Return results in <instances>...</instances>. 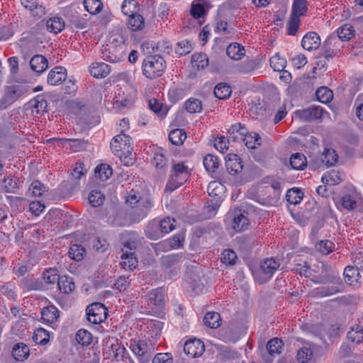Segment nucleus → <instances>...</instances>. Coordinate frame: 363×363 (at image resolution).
<instances>
[{
  "mask_svg": "<svg viewBox=\"0 0 363 363\" xmlns=\"http://www.w3.org/2000/svg\"><path fill=\"white\" fill-rule=\"evenodd\" d=\"M317 282L320 284H333V286L317 288L315 293L323 297L340 292L344 285L339 274L333 270L332 267L323 264L321 274L316 277Z\"/></svg>",
  "mask_w": 363,
  "mask_h": 363,
  "instance_id": "obj_1",
  "label": "nucleus"
},
{
  "mask_svg": "<svg viewBox=\"0 0 363 363\" xmlns=\"http://www.w3.org/2000/svg\"><path fill=\"white\" fill-rule=\"evenodd\" d=\"M165 67V60L161 55H149L143 60V74L148 79H156L162 75Z\"/></svg>",
  "mask_w": 363,
  "mask_h": 363,
  "instance_id": "obj_2",
  "label": "nucleus"
},
{
  "mask_svg": "<svg viewBox=\"0 0 363 363\" xmlns=\"http://www.w3.org/2000/svg\"><path fill=\"white\" fill-rule=\"evenodd\" d=\"M28 91V87L23 84L6 86L4 89L3 96L0 99V111L4 110L12 105Z\"/></svg>",
  "mask_w": 363,
  "mask_h": 363,
  "instance_id": "obj_3",
  "label": "nucleus"
},
{
  "mask_svg": "<svg viewBox=\"0 0 363 363\" xmlns=\"http://www.w3.org/2000/svg\"><path fill=\"white\" fill-rule=\"evenodd\" d=\"M171 172L170 178L165 188L166 191L170 192L182 186L189 177L188 167L183 162L174 164Z\"/></svg>",
  "mask_w": 363,
  "mask_h": 363,
  "instance_id": "obj_4",
  "label": "nucleus"
},
{
  "mask_svg": "<svg viewBox=\"0 0 363 363\" xmlns=\"http://www.w3.org/2000/svg\"><path fill=\"white\" fill-rule=\"evenodd\" d=\"M280 262L279 259L268 258L264 260L260 267L253 272L255 279L260 284H264L269 281L274 272L279 267Z\"/></svg>",
  "mask_w": 363,
  "mask_h": 363,
  "instance_id": "obj_5",
  "label": "nucleus"
},
{
  "mask_svg": "<svg viewBox=\"0 0 363 363\" xmlns=\"http://www.w3.org/2000/svg\"><path fill=\"white\" fill-rule=\"evenodd\" d=\"M101 57L110 62H118L125 57L124 45H116L113 43L103 45L101 50Z\"/></svg>",
  "mask_w": 363,
  "mask_h": 363,
  "instance_id": "obj_6",
  "label": "nucleus"
},
{
  "mask_svg": "<svg viewBox=\"0 0 363 363\" xmlns=\"http://www.w3.org/2000/svg\"><path fill=\"white\" fill-rule=\"evenodd\" d=\"M87 320L92 324H99L107 318L108 312L106 306L101 303H94L86 309Z\"/></svg>",
  "mask_w": 363,
  "mask_h": 363,
  "instance_id": "obj_7",
  "label": "nucleus"
},
{
  "mask_svg": "<svg viewBox=\"0 0 363 363\" xmlns=\"http://www.w3.org/2000/svg\"><path fill=\"white\" fill-rule=\"evenodd\" d=\"M130 348L138 357L140 363H148L154 353L153 346L150 347L144 340L131 344Z\"/></svg>",
  "mask_w": 363,
  "mask_h": 363,
  "instance_id": "obj_8",
  "label": "nucleus"
},
{
  "mask_svg": "<svg viewBox=\"0 0 363 363\" xmlns=\"http://www.w3.org/2000/svg\"><path fill=\"white\" fill-rule=\"evenodd\" d=\"M132 138L123 133V130L120 134L116 135L111 140L110 145L112 151L116 154L119 152H125L131 153L133 150Z\"/></svg>",
  "mask_w": 363,
  "mask_h": 363,
  "instance_id": "obj_9",
  "label": "nucleus"
},
{
  "mask_svg": "<svg viewBox=\"0 0 363 363\" xmlns=\"http://www.w3.org/2000/svg\"><path fill=\"white\" fill-rule=\"evenodd\" d=\"M337 43V38L335 33H333L323 43L319 56L323 57L328 61L332 59L337 54V51L335 49Z\"/></svg>",
  "mask_w": 363,
  "mask_h": 363,
  "instance_id": "obj_10",
  "label": "nucleus"
},
{
  "mask_svg": "<svg viewBox=\"0 0 363 363\" xmlns=\"http://www.w3.org/2000/svg\"><path fill=\"white\" fill-rule=\"evenodd\" d=\"M204 350L203 342L196 338L187 340L184 346V352L191 358L201 356Z\"/></svg>",
  "mask_w": 363,
  "mask_h": 363,
  "instance_id": "obj_11",
  "label": "nucleus"
},
{
  "mask_svg": "<svg viewBox=\"0 0 363 363\" xmlns=\"http://www.w3.org/2000/svg\"><path fill=\"white\" fill-rule=\"evenodd\" d=\"M228 215L233 219L232 227L235 231H242L247 228L249 220L244 212H242L240 210H235L229 212Z\"/></svg>",
  "mask_w": 363,
  "mask_h": 363,
  "instance_id": "obj_12",
  "label": "nucleus"
},
{
  "mask_svg": "<svg viewBox=\"0 0 363 363\" xmlns=\"http://www.w3.org/2000/svg\"><path fill=\"white\" fill-rule=\"evenodd\" d=\"M295 114L296 117L303 121H313L322 117L323 108L313 106L308 108L298 110Z\"/></svg>",
  "mask_w": 363,
  "mask_h": 363,
  "instance_id": "obj_13",
  "label": "nucleus"
},
{
  "mask_svg": "<svg viewBox=\"0 0 363 363\" xmlns=\"http://www.w3.org/2000/svg\"><path fill=\"white\" fill-rule=\"evenodd\" d=\"M225 167L228 172L235 175L240 172L243 168L241 158L235 154H228L225 157Z\"/></svg>",
  "mask_w": 363,
  "mask_h": 363,
  "instance_id": "obj_14",
  "label": "nucleus"
},
{
  "mask_svg": "<svg viewBox=\"0 0 363 363\" xmlns=\"http://www.w3.org/2000/svg\"><path fill=\"white\" fill-rule=\"evenodd\" d=\"M320 45V38L315 32H308L303 36L301 40V46L303 48L308 51L316 50Z\"/></svg>",
  "mask_w": 363,
  "mask_h": 363,
  "instance_id": "obj_15",
  "label": "nucleus"
},
{
  "mask_svg": "<svg viewBox=\"0 0 363 363\" xmlns=\"http://www.w3.org/2000/svg\"><path fill=\"white\" fill-rule=\"evenodd\" d=\"M66 77V69L62 67H55L48 74V83L53 86L58 85L62 84Z\"/></svg>",
  "mask_w": 363,
  "mask_h": 363,
  "instance_id": "obj_16",
  "label": "nucleus"
},
{
  "mask_svg": "<svg viewBox=\"0 0 363 363\" xmlns=\"http://www.w3.org/2000/svg\"><path fill=\"white\" fill-rule=\"evenodd\" d=\"M149 304L155 306L157 308H163L164 305V296L161 289L150 291L146 296Z\"/></svg>",
  "mask_w": 363,
  "mask_h": 363,
  "instance_id": "obj_17",
  "label": "nucleus"
},
{
  "mask_svg": "<svg viewBox=\"0 0 363 363\" xmlns=\"http://www.w3.org/2000/svg\"><path fill=\"white\" fill-rule=\"evenodd\" d=\"M162 228L160 227V223L159 220H152L149 222L145 228V235L151 240H157L163 237Z\"/></svg>",
  "mask_w": 363,
  "mask_h": 363,
  "instance_id": "obj_18",
  "label": "nucleus"
},
{
  "mask_svg": "<svg viewBox=\"0 0 363 363\" xmlns=\"http://www.w3.org/2000/svg\"><path fill=\"white\" fill-rule=\"evenodd\" d=\"M246 133L245 125L240 123L232 125L228 130V138L233 142H240Z\"/></svg>",
  "mask_w": 363,
  "mask_h": 363,
  "instance_id": "obj_19",
  "label": "nucleus"
},
{
  "mask_svg": "<svg viewBox=\"0 0 363 363\" xmlns=\"http://www.w3.org/2000/svg\"><path fill=\"white\" fill-rule=\"evenodd\" d=\"M21 4L28 9L33 16L41 18L45 14V8L38 5V0H21Z\"/></svg>",
  "mask_w": 363,
  "mask_h": 363,
  "instance_id": "obj_20",
  "label": "nucleus"
},
{
  "mask_svg": "<svg viewBox=\"0 0 363 363\" xmlns=\"http://www.w3.org/2000/svg\"><path fill=\"white\" fill-rule=\"evenodd\" d=\"M30 66L33 71L38 74L43 72L48 67V62L42 55L33 56L30 61Z\"/></svg>",
  "mask_w": 363,
  "mask_h": 363,
  "instance_id": "obj_21",
  "label": "nucleus"
},
{
  "mask_svg": "<svg viewBox=\"0 0 363 363\" xmlns=\"http://www.w3.org/2000/svg\"><path fill=\"white\" fill-rule=\"evenodd\" d=\"M110 72L109 65L104 62H95L90 67V74L95 78H104Z\"/></svg>",
  "mask_w": 363,
  "mask_h": 363,
  "instance_id": "obj_22",
  "label": "nucleus"
},
{
  "mask_svg": "<svg viewBox=\"0 0 363 363\" xmlns=\"http://www.w3.org/2000/svg\"><path fill=\"white\" fill-rule=\"evenodd\" d=\"M271 187L274 190L273 196L267 198H261L259 201L263 205L272 206L278 201L281 192V183L277 180H273Z\"/></svg>",
  "mask_w": 363,
  "mask_h": 363,
  "instance_id": "obj_23",
  "label": "nucleus"
},
{
  "mask_svg": "<svg viewBox=\"0 0 363 363\" xmlns=\"http://www.w3.org/2000/svg\"><path fill=\"white\" fill-rule=\"evenodd\" d=\"M208 4L206 0H196L193 1L191 9V16L196 19H199L204 16L207 13L206 7Z\"/></svg>",
  "mask_w": 363,
  "mask_h": 363,
  "instance_id": "obj_24",
  "label": "nucleus"
},
{
  "mask_svg": "<svg viewBox=\"0 0 363 363\" xmlns=\"http://www.w3.org/2000/svg\"><path fill=\"white\" fill-rule=\"evenodd\" d=\"M59 318V310L55 306H48L43 308L41 318L44 322L52 323Z\"/></svg>",
  "mask_w": 363,
  "mask_h": 363,
  "instance_id": "obj_25",
  "label": "nucleus"
},
{
  "mask_svg": "<svg viewBox=\"0 0 363 363\" xmlns=\"http://www.w3.org/2000/svg\"><path fill=\"white\" fill-rule=\"evenodd\" d=\"M30 104L31 106L32 112H35L37 114L45 112L48 106L47 100L43 95H38L30 100Z\"/></svg>",
  "mask_w": 363,
  "mask_h": 363,
  "instance_id": "obj_26",
  "label": "nucleus"
},
{
  "mask_svg": "<svg viewBox=\"0 0 363 363\" xmlns=\"http://www.w3.org/2000/svg\"><path fill=\"white\" fill-rule=\"evenodd\" d=\"M18 189V179L11 176L4 177L0 183V191H4L8 193H15Z\"/></svg>",
  "mask_w": 363,
  "mask_h": 363,
  "instance_id": "obj_27",
  "label": "nucleus"
},
{
  "mask_svg": "<svg viewBox=\"0 0 363 363\" xmlns=\"http://www.w3.org/2000/svg\"><path fill=\"white\" fill-rule=\"evenodd\" d=\"M128 28L133 31L142 30L145 28V19L139 13H135L129 16Z\"/></svg>",
  "mask_w": 363,
  "mask_h": 363,
  "instance_id": "obj_28",
  "label": "nucleus"
},
{
  "mask_svg": "<svg viewBox=\"0 0 363 363\" xmlns=\"http://www.w3.org/2000/svg\"><path fill=\"white\" fill-rule=\"evenodd\" d=\"M291 167L296 170H303L307 166V160L303 153L296 152L292 154L290 157Z\"/></svg>",
  "mask_w": 363,
  "mask_h": 363,
  "instance_id": "obj_29",
  "label": "nucleus"
},
{
  "mask_svg": "<svg viewBox=\"0 0 363 363\" xmlns=\"http://www.w3.org/2000/svg\"><path fill=\"white\" fill-rule=\"evenodd\" d=\"M30 350L28 347L23 343L16 344L12 350V356L17 361H23L29 355Z\"/></svg>",
  "mask_w": 363,
  "mask_h": 363,
  "instance_id": "obj_30",
  "label": "nucleus"
},
{
  "mask_svg": "<svg viewBox=\"0 0 363 363\" xmlns=\"http://www.w3.org/2000/svg\"><path fill=\"white\" fill-rule=\"evenodd\" d=\"M240 141L243 142L249 149H255L261 145L260 136L256 133H248L247 130Z\"/></svg>",
  "mask_w": 363,
  "mask_h": 363,
  "instance_id": "obj_31",
  "label": "nucleus"
},
{
  "mask_svg": "<svg viewBox=\"0 0 363 363\" xmlns=\"http://www.w3.org/2000/svg\"><path fill=\"white\" fill-rule=\"evenodd\" d=\"M203 323L206 327L217 328L221 324L220 315L217 312H208L203 318Z\"/></svg>",
  "mask_w": 363,
  "mask_h": 363,
  "instance_id": "obj_32",
  "label": "nucleus"
},
{
  "mask_svg": "<svg viewBox=\"0 0 363 363\" xmlns=\"http://www.w3.org/2000/svg\"><path fill=\"white\" fill-rule=\"evenodd\" d=\"M213 92L216 98L219 99H226L230 96L232 89L228 84L220 82L215 86Z\"/></svg>",
  "mask_w": 363,
  "mask_h": 363,
  "instance_id": "obj_33",
  "label": "nucleus"
},
{
  "mask_svg": "<svg viewBox=\"0 0 363 363\" xmlns=\"http://www.w3.org/2000/svg\"><path fill=\"white\" fill-rule=\"evenodd\" d=\"M57 286L60 291L66 294L72 292L75 288L73 279L67 276L60 277Z\"/></svg>",
  "mask_w": 363,
  "mask_h": 363,
  "instance_id": "obj_34",
  "label": "nucleus"
},
{
  "mask_svg": "<svg viewBox=\"0 0 363 363\" xmlns=\"http://www.w3.org/2000/svg\"><path fill=\"white\" fill-rule=\"evenodd\" d=\"M354 30L353 27L350 24H345L340 27L337 30V33H335L337 38V42L339 40L347 41L352 38L354 35Z\"/></svg>",
  "mask_w": 363,
  "mask_h": 363,
  "instance_id": "obj_35",
  "label": "nucleus"
},
{
  "mask_svg": "<svg viewBox=\"0 0 363 363\" xmlns=\"http://www.w3.org/2000/svg\"><path fill=\"white\" fill-rule=\"evenodd\" d=\"M284 343L282 340L277 337H274L267 342L266 348L269 354L274 356L281 352Z\"/></svg>",
  "mask_w": 363,
  "mask_h": 363,
  "instance_id": "obj_36",
  "label": "nucleus"
},
{
  "mask_svg": "<svg viewBox=\"0 0 363 363\" xmlns=\"http://www.w3.org/2000/svg\"><path fill=\"white\" fill-rule=\"evenodd\" d=\"M226 53L231 59L238 60L244 56L245 49L240 44L235 43L227 47Z\"/></svg>",
  "mask_w": 363,
  "mask_h": 363,
  "instance_id": "obj_37",
  "label": "nucleus"
},
{
  "mask_svg": "<svg viewBox=\"0 0 363 363\" xmlns=\"http://www.w3.org/2000/svg\"><path fill=\"white\" fill-rule=\"evenodd\" d=\"M46 26L50 32L57 34L65 28V22L61 18L52 17L47 21Z\"/></svg>",
  "mask_w": 363,
  "mask_h": 363,
  "instance_id": "obj_38",
  "label": "nucleus"
},
{
  "mask_svg": "<svg viewBox=\"0 0 363 363\" xmlns=\"http://www.w3.org/2000/svg\"><path fill=\"white\" fill-rule=\"evenodd\" d=\"M347 338L352 342L361 343L363 341V328L359 325L352 326L347 333Z\"/></svg>",
  "mask_w": 363,
  "mask_h": 363,
  "instance_id": "obj_39",
  "label": "nucleus"
},
{
  "mask_svg": "<svg viewBox=\"0 0 363 363\" xmlns=\"http://www.w3.org/2000/svg\"><path fill=\"white\" fill-rule=\"evenodd\" d=\"M186 138V133L183 129L177 128L169 133V141L175 145H181Z\"/></svg>",
  "mask_w": 363,
  "mask_h": 363,
  "instance_id": "obj_40",
  "label": "nucleus"
},
{
  "mask_svg": "<svg viewBox=\"0 0 363 363\" xmlns=\"http://www.w3.org/2000/svg\"><path fill=\"white\" fill-rule=\"evenodd\" d=\"M68 254L72 259L79 262L84 259L86 250L82 245L74 244L70 246Z\"/></svg>",
  "mask_w": 363,
  "mask_h": 363,
  "instance_id": "obj_41",
  "label": "nucleus"
},
{
  "mask_svg": "<svg viewBox=\"0 0 363 363\" xmlns=\"http://www.w3.org/2000/svg\"><path fill=\"white\" fill-rule=\"evenodd\" d=\"M191 62L194 68L199 70L208 66V58L206 54L197 53L192 55Z\"/></svg>",
  "mask_w": 363,
  "mask_h": 363,
  "instance_id": "obj_42",
  "label": "nucleus"
},
{
  "mask_svg": "<svg viewBox=\"0 0 363 363\" xmlns=\"http://www.w3.org/2000/svg\"><path fill=\"white\" fill-rule=\"evenodd\" d=\"M112 168L107 164H101L95 169L96 177L100 179L101 181H106L112 175Z\"/></svg>",
  "mask_w": 363,
  "mask_h": 363,
  "instance_id": "obj_43",
  "label": "nucleus"
},
{
  "mask_svg": "<svg viewBox=\"0 0 363 363\" xmlns=\"http://www.w3.org/2000/svg\"><path fill=\"white\" fill-rule=\"evenodd\" d=\"M32 338L36 344L45 345L49 342L50 335L46 330L40 328L34 331Z\"/></svg>",
  "mask_w": 363,
  "mask_h": 363,
  "instance_id": "obj_44",
  "label": "nucleus"
},
{
  "mask_svg": "<svg viewBox=\"0 0 363 363\" xmlns=\"http://www.w3.org/2000/svg\"><path fill=\"white\" fill-rule=\"evenodd\" d=\"M203 165L208 172H215L219 167L218 158L211 154H208L203 158Z\"/></svg>",
  "mask_w": 363,
  "mask_h": 363,
  "instance_id": "obj_45",
  "label": "nucleus"
},
{
  "mask_svg": "<svg viewBox=\"0 0 363 363\" xmlns=\"http://www.w3.org/2000/svg\"><path fill=\"white\" fill-rule=\"evenodd\" d=\"M122 12L126 16L138 13L139 4L135 0H125L121 6Z\"/></svg>",
  "mask_w": 363,
  "mask_h": 363,
  "instance_id": "obj_46",
  "label": "nucleus"
},
{
  "mask_svg": "<svg viewBox=\"0 0 363 363\" xmlns=\"http://www.w3.org/2000/svg\"><path fill=\"white\" fill-rule=\"evenodd\" d=\"M258 65L259 63L256 60H247L238 67L237 71L240 74H248L255 70Z\"/></svg>",
  "mask_w": 363,
  "mask_h": 363,
  "instance_id": "obj_47",
  "label": "nucleus"
},
{
  "mask_svg": "<svg viewBox=\"0 0 363 363\" xmlns=\"http://www.w3.org/2000/svg\"><path fill=\"white\" fill-rule=\"evenodd\" d=\"M303 194L300 189L293 188L288 190L286 194V198L289 203L296 205L301 203L303 199Z\"/></svg>",
  "mask_w": 363,
  "mask_h": 363,
  "instance_id": "obj_48",
  "label": "nucleus"
},
{
  "mask_svg": "<svg viewBox=\"0 0 363 363\" xmlns=\"http://www.w3.org/2000/svg\"><path fill=\"white\" fill-rule=\"evenodd\" d=\"M84 5L91 14L99 13L103 9V3L100 0H84Z\"/></svg>",
  "mask_w": 363,
  "mask_h": 363,
  "instance_id": "obj_49",
  "label": "nucleus"
},
{
  "mask_svg": "<svg viewBox=\"0 0 363 363\" xmlns=\"http://www.w3.org/2000/svg\"><path fill=\"white\" fill-rule=\"evenodd\" d=\"M317 99L321 103H328L333 97V91L328 87L322 86L317 89L315 92Z\"/></svg>",
  "mask_w": 363,
  "mask_h": 363,
  "instance_id": "obj_50",
  "label": "nucleus"
},
{
  "mask_svg": "<svg viewBox=\"0 0 363 363\" xmlns=\"http://www.w3.org/2000/svg\"><path fill=\"white\" fill-rule=\"evenodd\" d=\"M148 106L150 110L161 117L166 116L167 113V107H164L162 104L155 99H150Z\"/></svg>",
  "mask_w": 363,
  "mask_h": 363,
  "instance_id": "obj_51",
  "label": "nucleus"
},
{
  "mask_svg": "<svg viewBox=\"0 0 363 363\" xmlns=\"http://www.w3.org/2000/svg\"><path fill=\"white\" fill-rule=\"evenodd\" d=\"M307 11V1L306 0H294L291 15H296L298 17L303 16Z\"/></svg>",
  "mask_w": 363,
  "mask_h": 363,
  "instance_id": "obj_52",
  "label": "nucleus"
},
{
  "mask_svg": "<svg viewBox=\"0 0 363 363\" xmlns=\"http://www.w3.org/2000/svg\"><path fill=\"white\" fill-rule=\"evenodd\" d=\"M76 340L82 345H89L92 341V335L88 330L80 329L76 334Z\"/></svg>",
  "mask_w": 363,
  "mask_h": 363,
  "instance_id": "obj_53",
  "label": "nucleus"
},
{
  "mask_svg": "<svg viewBox=\"0 0 363 363\" xmlns=\"http://www.w3.org/2000/svg\"><path fill=\"white\" fill-rule=\"evenodd\" d=\"M47 190L44 184L38 180L33 181L29 186L28 193L33 196H41Z\"/></svg>",
  "mask_w": 363,
  "mask_h": 363,
  "instance_id": "obj_54",
  "label": "nucleus"
},
{
  "mask_svg": "<svg viewBox=\"0 0 363 363\" xmlns=\"http://www.w3.org/2000/svg\"><path fill=\"white\" fill-rule=\"evenodd\" d=\"M300 26V19L296 15H291L287 23V34L295 35Z\"/></svg>",
  "mask_w": 363,
  "mask_h": 363,
  "instance_id": "obj_55",
  "label": "nucleus"
},
{
  "mask_svg": "<svg viewBox=\"0 0 363 363\" xmlns=\"http://www.w3.org/2000/svg\"><path fill=\"white\" fill-rule=\"evenodd\" d=\"M344 275L345 281L349 284L352 285L354 281H357L356 277L359 276L358 269L352 266H347L345 269Z\"/></svg>",
  "mask_w": 363,
  "mask_h": 363,
  "instance_id": "obj_56",
  "label": "nucleus"
},
{
  "mask_svg": "<svg viewBox=\"0 0 363 363\" xmlns=\"http://www.w3.org/2000/svg\"><path fill=\"white\" fill-rule=\"evenodd\" d=\"M88 199L92 206L98 207L103 203L105 198L101 191L92 190L89 194Z\"/></svg>",
  "mask_w": 363,
  "mask_h": 363,
  "instance_id": "obj_57",
  "label": "nucleus"
},
{
  "mask_svg": "<svg viewBox=\"0 0 363 363\" xmlns=\"http://www.w3.org/2000/svg\"><path fill=\"white\" fill-rule=\"evenodd\" d=\"M313 355V352L310 347H303L297 352V359L299 362H308Z\"/></svg>",
  "mask_w": 363,
  "mask_h": 363,
  "instance_id": "obj_58",
  "label": "nucleus"
},
{
  "mask_svg": "<svg viewBox=\"0 0 363 363\" xmlns=\"http://www.w3.org/2000/svg\"><path fill=\"white\" fill-rule=\"evenodd\" d=\"M186 110L190 113L200 112L202 109L201 101L197 99H189L185 103Z\"/></svg>",
  "mask_w": 363,
  "mask_h": 363,
  "instance_id": "obj_59",
  "label": "nucleus"
},
{
  "mask_svg": "<svg viewBox=\"0 0 363 363\" xmlns=\"http://www.w3.org/2000/svg\"><path fill=\"white\" fill-rule=\"evenodd\" d=\"M163 235L169 233L175 228L176 220L170 217H166L160 220Z\"/></svg>",
  "mask_w": 363,
  "mask_h": 363,
  "instance_id": "obj_60",
  "label": "nucleus"
},
{
  "mask_svg": "<svg viewBox=\"0 0 363 363\" xmlns=\"http://www.w3.org/2000/svg\"><path fill=\"white\" fill-rule=\"evenodd\" d=\"M121 259H122L121 264L125 269H128L132 270L137 266L138 261L134 255L129 256V255H124L122 253Z\"/></svg>",
  "mask_w": 363,
  "mask_h": 363,
  "instance_id": "obj_61",
  "label": "nucleus"
},
{
  "mask_svg": "<svg viewBox=\"0 0 363 363\" xmlns=\"http://www.w3.org/2000/svg\"><path fill=\"white\" fill-rule=\"evenodd\" d=\"M60 276L57 274L55 269H49L43 272V279L46 284H53L59 281Z\"/></svg>",
  "mask_w": 363,
  "mask_h": 363,
  "instance_id": "obj_62",
  "label": "nucleus"
},
{
  "mask_svg": "<svg viewBox=\"0 0 363 363\" xmlns=\"http://www.w3.org/2000/svg\"><path fill=\"white\" fill-rule=\"evenodd\" d=\"M236 259V253L232 250L226 249L221 254L220 261L225 264L233 265L235 263Z\"/></svg>",
  "mask_w": 363,
  "mask_h": 363,
  "instance_id": "obj_63",
  "label": "nucleus"
},
{
  "mask_svg": "<svg viewBox=\"0 0 363 363\" xmlns=\"http://www.w3.org/2000/svg\"><path fill=\"white\" fill-rule=\"evenodd\" d=\"M152 163L158 170H164L167 165V160L162 153H155Z\"/></svg>",
  "mask_w": 363,
  "mask_h": 363,
  "instance_id": "obj_64",
  "label": "nucleus"
}]
</instances>
